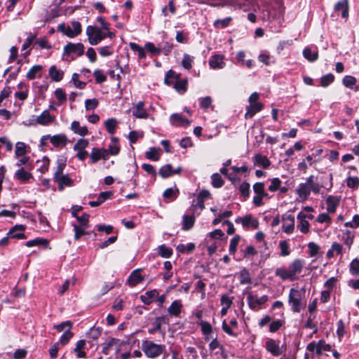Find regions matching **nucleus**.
<instances>
[{
    "label": "nucleus",
    "instance_id": "obj_1",
    "mask_svg": "<svg viewBox=\"0 0 359 359\" xmlns=\"http://www.w3.org/2000/svg\"><path fill=\"white\" fill-rule=\"evenodd\" d=\"M304 265V261L300 259H294L289 266L288 269L280 267L276 269L275 275L280 277L283 280H294L297 275L300 273Z\"/></svg>",
    "mask_w": 359,
    "mask_h": 359
},
{
    "label": "nucleus",
    "instance_id": "obj_2",
    "mask_svg": "<svg viewBox=\"0 0 359 359\" xmlns=\"http://www.w3.org/2000/svg\"><path fill=\"white\" fill-rule=\"evenodd\" d=\"M306 290L304 287L301 289L292 287L290 290L288 295V304L294 313H300L306 307L305 299Z\"/></svg>",
    "mask_w": 359,
    "mask_h": 359
},
{
    "label": "nucleus",
    "instance_id": "obj_3",
    "mask_svg": "<svg viewBox=\"0 0 359 359\" xmlns=\"http://www.w3.org/2000/svg\"><path fill=\"white\" fill-rule=\"evenodd\" d=\"M142 350L147 358L154 359L165 352V346L145 340L142 343Z\"/></svg>",
    "mask_w": 359,
    "mask_h": 359
},
{
    "label": "nucleus",
    "instance_id": "obj_4",
    "mask_svg": "<svg viewBox=\"0 0 359 359\" xmlns=\"http://www.w3.org/2000/svg\"><path fill=\"white\" fill-rule=\"evenodd\" d=\"M86 35L88 36L89 43L92 46L98 44L107 37V34L104 30L92 25L87 27Z\"/></svg>",
    "mask_w": 359,
    "mask_h": 359
},
{
    "label": "nucleus",
    "instance_id": "obj_5",
    "mask_svg": "<svg viewBox=\"0 0 359 359\" xmlns=\"http://www.w3.org/2000/svg\"><path fill=\"white\" fill-rule=\"evenodd\" d=\"M84 53V46L81 43H68L64 47L63 56L67 59L74 60Z\"/></svg>",
    "mask_w": 359,
    "mask_h": 359
},
{
    "label": "nucleus",
    "instance_id": "obj_6",
    "mask_svg": "<svg viewBox=\"0 0 359 359\" xmlns=\"http://www.w3.org/2000/svg\"><path fill=\"white\" fill-rule=\"evenodd\" d=\"M57 29L63 34L69 38L77 36L82 31L81 23L76 20L72 21L70 25H66L65 23L60 24Z\"/></svg>",
    "mask_w": 359,
    "mask_h": 359
},
{
    "label": "nucleus",
    "instance_id": "obj_7",
    "mask_svg": "<svg viewBox=\"0 0 359 359\" xmlns=\"http://www.w3.org/2000/svg\"><path fill=\"white\" fill-rule=\"evenodd\" d=\"M123 344L124 341L121 339L109 338L102 344V353L104 355H109L112 350H114L117 355Z\"/></svg>",
    "mask_w": 359,
    "mask_h": 359
},
{
    "label": "nucleus",
    "instance_id": "obj_8",
    "mask_svg": "<svg viewBox=\"0 0 359 359\" xmlns=\"http://www.w3.org/2000/svg\"><path fill=\"white\" fill-rule=\"evenodd\" d=\"M266 350L273 356L278 357L283 354L285 347L280 346V340L267 339L265 343Z\"/></svg>",
    "mask_w": 359,
    "mask_h": 359
},
{
    "label": "nucleus",
    "instance_id": "obj_9",
    "mask_svg": "<svg viewBox=\"0 0 359 359\" xmlns=\"http://www.w3.org/2000/svg\"><path fill=\"white\" fill-rule=\"evenodd\" d=\"M89 142L86 139L81 138L77 140L76 143L74 145V150L76 151V157L81 160L83 161L88 156V154L87 151H86V148L88 146Z\"/></svg>",
    "mask_w": 359,
    "mask_h": 359
},
{
    "label": "nucleus",
    "instance_id": "obj_10",
    "mask_svg": "<svg viewBox=\"0 0 359 359\" xmlns=\"http://www.w3.org/2000/svg\"><path fill=\"white\" fill-rule=\"evenodd\" d=\"M247 300L249 307L252 310H257L260 306L267 302L268 297L266 295H263L259 297L250 292L248 294Z\"/></svg>",
    "mask_w": 359,
    "mask_h": 359
},
{
    "label": "nucleus",
    "instance_id": "obj_11",
    "mask_svg": "<svg viewBox=\"0 0 359 359\" xmlns=\"http://www.w3.org/2000/svg\"><path fill=\"white\" fill-rule=\"evenodd\" d=\"M54 181L58 184V189L62 191L65 187H72L73 180L68 175L60 174L53 176Z\"/></svg>",
    "mask_w": 359,
    "mask_h": 359
},
{
    "label": "nucleus",
    "instance_id": "obj_12",
    "mask_svg": "<svg viewBox=\"0 0 359 359\" xmlns=\"http://www.w3.org/2000/svg\"><path fill=\"white\" fill-rule=\"evenodd\" d=\"M55 116L50 114L48 110H44L34 120V123L41 126H48L55 121Z\"/></svg>",
    "mask_w": 359,
    "mask_h": 359
},
{
    "label": "nucleus",
    "instance_id": "obj_13",
    "mask_svg": "<svg viewBox=\"0 0 359 359\" xmlns=\"http://www.w3.org/2000/svg\"><path fill=\"white\" fill-rule=\"evenodd\" d=\"M223 55H214L209 60V66L213 69H221L226 66Z\"/></svg>",
    "mask_w": 359,
    "mask_h": 359
},
{
    "label": "nucleus",
    "instance_id": "obj_14",
    "mask_svg": "<svg viewBox=\"0 0 359 359\" xmlns=\"http://www.w3.org/2000/svg\"><path fill=\"white\" fill-rule=\"evenodd\" d=\"M49 141L55 147H65L68 142V139L66 135L60 133L54 135H49Z\"/></svg>",
    "mask_w": 359,
    "mask_h": 359
},
{
    "label": "nucleus",
    "instance_id": "obj_15",
    "mask_svg": "<svg viewBox=\"0 0 359 359\" xmlns=\"http://www.w3.org/2000/svg\"><path fill=\"white\" fill-rule=\"evenodd\" d=\"M133 115L137 118H147L149 114L144 109V102H138L133 108Z\"/></svg>",
    "mask_w": 359,
    "mask_h": 359
},
{
    "label": "nucleus",
    "instance_id": "obj_16",
    "mask_svg": "<svg viewBox=\"0 0 359 359\" xmlns=\"http://www.w3.org/2000/svg\"><path fill=\"white\" fill-rule=\"evenodd\" d=\"M283 219L284 222L282 226L283 231L287 234L292 233L294 230V217L290 215H285Z\"/></svg>",
    "mask_w": 359,
    "mask_h": 359
},
{
    "label": "nucleus",
    "instance_id": "obj_17",
    "mask_svg": "<svg viewBox=\"0 0 359 359\" xmlns=\"http://www.w3.org/2000/svg\"><path fill=\"white\" fill-rule=\"evenodd\" d=\"M296 192L299 198L302 201H306L309 197L311 194V189L307 179L306 180L305 182L301 183L299 185Z\"/></svg>",
    "mask_w": 359,
    "mask_h": 359
},
{
    "label": "nucleus",
    "instance_id": "obj_18",
    "mask_svg": "<svg viewBox=\"0 0 359 359\" xmlns=\"http://www.w3.org/2000/svg\"><path fill=\"white\" fill-rule=\"evenodd\" d=\"M170 123L176 127L189 126L190 121L180 114H172L170 118Z\"/></svg>",
    "mask_w": 359,
    "mask_h": 359
},
{
    "label": "nucleus",
    "instance_id": "obj_19",
    "mask_svg": "<svg viewBox=\"0 0 359 359\" xmlns=\"http://www.w3.org/2000/svg\"><path fill=\"white\" fill-rule=\"evenodd\" d=\"M236 223H241L243 226H252L254 229H257L259 226V222L257 219L253 218L251 215H247L243 217H238L236 219Z\"/></svg>",
    "mask_w": 359,
    "mask_h": 359
},
{
    "label": "nucleus",
    "instance_id": "obj_20",
    "mask_svg": "<svg viewBox=\"0 0 359 359\" xmlns=\"http://www.w3.org/2000/svg\"><path fill=\"white\" fill-rule=\"evenodd\" d=\"M264 106L261 102L250 104L246 108V112L245 114V118H251L255 114L260 111L263 109Z\"/></svg>",
    "mask_w": 359,
    "mask_h": 359
},
{
    "label": "nucleus",
    "instance_id": "obj_21",
    "mask_svg": "<svg viewBox=\"0 0 359 359\" xmlns=\"http://www.w3.org/2000/svg\"><path fill=\"white\" fill-rule=\"evenodd\" d=\"M182 308L180 300H175L168 309V312L171 316L179 317Z\"/></svg>",
    "mask_w": 359,
    "mask_h": 359
},
{
    "label": "nucleus",
    "instance_id": "obj_22",
    "mask_svg": "<svg viewBox=\"0 0 359 359\" xmlns=\"http://www.w3.org/2000/svg\"><path fill=\"white\" fill-rule=\"evenodd\" d=\"M340 202V198L334 196H329L326 198L327 210L330 213H334Z\"/></svg>",
    "mask_w": 359,
    "mask_h": 359
},
{
    "label": "nucleus",
    "instance_id": "obj_23",
    "mask_svg": "<svg viewBox=\"0 0 359 359\" xmlns=\"http://www.w3.org/2000/svg\"><path fill=\"white\" fill-rule=\"evenodd\" d=\"M297 220L299 221L297 228L300 231L304 233H308L309 231V222L308 220L305 219L304 212H299L297 215Z\"/></svg>",
    "mask_w": 359,
    "mask_h": 359
},
{
    "label": "nucleus",
    "instance_id": "obj_24",
    "mask_svg": "<svg viewBox=\"0 0 359 359\" xmlns=\"http://www.w3.org/2000/svg\"><path fill=\"white\" fill-rule=\"evenodd\" d=\"M143 276L140 273V270H134L128 279V283L130 286L134 287L140 283L143 280Z\"/></svg>",
    "mask_w": 359,
    "mask_h": 359
},
{
    "label": "nucleus",
    "instance_id": "obj_25",
    "mask_svg": "<svg viewBox=\"0 0 359 359\" xmlns=\"http://www.w3.org/2000/svg\"><path fill=\"white\" fill-rule=\"evenodd\" d=\"M334 10L336 11H341L342 18H347L348 16V0L338 1L334 5Z\"/></svg>",
    "mask_w": 359,
    "mask_h": 359
},
{
    "label": "nucleus",
    "instance_id": "obj_26",
    "mask_svg": "<svg viewBox=\"0 0 359 359\" xmlns=\"http://www.w3.org/2000/svg\"><path fill=\"white\" fill-rule=\"evenodd\" d=\"M253 161L255 165L262 167L264 169L268 168L271 165V161L268 158L261 154H256Z\"/></svg>",
    "mask_w": 359,
    "mask_h": 359
},
{
    "label": "nucleus",
    "instance_id": "obj_27",
    "mask_svg": "<svg viewBox=\"0 0 359 359\" xmlns=\"http://www.w3.org/2000/svg\"><path fill=\"white\" fill-rule=\"evenodd\" d=\"M70 128L74 133L80 136H85L88 133V128L86 126H81L77 121L72 123Z\"/></svg>",
    "mask_w": 359,
    "mask_h": 359
},
{
    "label": "nucleus",
    "instance_id": "obj_28",
    "mask_svg": "<svg viewBox=\"0 0 359 359\" xmlns=\"http://www.w3.org/2000/svg\"><path fill=\"white\" fill-rule=\"evenodd\" d=\"M158 295L157 290L146 292L140 296L141 301L146 305L150 304Z\"/></svg>",
    "mask_w": 359,
    "mask_h": 359
},
{
    "label": "nucleus",
    "instance_id": "obj_29",
    "mask_svg": "<svg viewBox=\"0 0 359 359\" xmlns=\"http://www.w3.org/2000/svg\"><path fill=\"white\" fill-rule=\"evenodd\" d=\"M25 229V226L16 225L9 231L8 235H10L11 238H18V239H25V235L22 233V231Z\"/></svg>",
    "mask_w": 359,
    "mask_h": 359
},
{
    "label": "nucleus",
    "instance_id": "obj_30",
    "mask_svg": "<svg viewBox=\"0 0 359 359\" xmlns=\"http://www.w3.org/2000/svg\"><path fill=\"white\" fill-rule=\"evenodd\" d=\"M316 179L317 177H316L313 175H310L309 177H307L308 183L309 184V187L311 189V192L312 191L315 194H319L321 188L323 187V184H320L316 182Z\"/></svg>",
    "mask_w": 359,
    "mask_h": 359
},
{
    "label": "nucleus",
    "instance_id": "obj_31",
    "mask_svg": "<svg viewBox=\"0 0 359 359\" xmlns=\"http://www.w3.org/2000/svg\"><path fill=\"white\" fill-rule=\"evenodd\" d=\"M49 76L53 81L58 82L62 79L64 72L55 66H51L49 69Z\"/></svg>",
    "mask_w": 359,
    "mask_h": 359
},
{
    "label": "nucleus",
    "instance_id": "obj_32",
    "mask_svg": "<svg viewBox=\"0 0 359 359\" xmlns=\"http://www.w3.org/2000/svg\"><path fill=\"white\" fill-rule=\"evenodd\" d=\"M15 177L21 182H26L32 177V175L24 168H20L15 172Z\"/></svg>",
    "mask_w": 359,
    "mask_h": 359
},
{
    "label": "nucleus",
    "instance_id": "obj_33",
    "mask_svg": "<svg viewBox=\"0 0 359 359\" xmlns=\"http://www.w3.org/2000/svg\"><path fill=\"white\" fill-rule=\"evenodd\" d=\"M86 346V341L84 339L79 340L76 344L73 351L76 354L77 358H86V353L83 351Z\"/></svg>",
    "mask_w": 359,
    "mask_h": 359
},
{
    "label": "nucleus",
    "instance_id": "obj_34",
    "mask_svg": "<svg viewBox=\"0 0 359 359\" xmlns=\"http://www.w3.org/2000/svg\"><path fill=\"white\" fill-rule=\"evenodd\" d=\"M195 223V217L194 215H184L182 220V229L185 231L190 230Z\"/></svg>",
    "mask_w": 359,
    "mask_h": 359
},
{
    "label": "nucleus",
    "instance_id": "obj_35",
    "mask_svg": "<svg viewBox=\"0 0 359 359\" xmlns=\"http://www.w3.org/2000/svg\"><path fill=\"white\" fill-rule=\"evenodd\" d=\"M106 130L110 135H114L118 125V121L114 118H111L106 120L104 123Z\"/></svg>",
    "mask_w": 359,
    "mask_h": 359
},
{
    "label": "nucleus",
    "instance_id": "obj_36",
    "mask_svg": "<svg viewBox=\"0 0 359 359\" xmlns=\"http://www.w3.org/2000/svg\"><path fill=\"white\" fill-rule=\"evenodd\" d=\"M57 167L54 172V175H57L63 173V170L66 167L67 158L63 156H60L57 159Z\"/></svg>",
    "mask_w": 359,
    "mask_h": 359
},
{
    "label": "nucleus",
    "instance_id": "obj_37",
    "mask_svg": "<svg viewBox=\"0 0 359 359\" xmlns=\"http://www.w3.org/2000/svg\"><path fill=\"white\" fill-rule=\"evenodd\" d=\"M40 245L44 246L45 248H48V241L45 238H36L34 240L29 241L26 243V246L28 248Z\"/></svg>",
    "mask_w": 359,
    "mask_h": 359
},
{
    "label": "nucleus",
    "instance_id": "obj_38",
    "mask_svg": "<svg viewBox=\"0 0 359 359\" xmlns=\"http://www.w3.org/2000/svg\"><path fill=\"white\" fill-rule=\"evenodd\" d=\"M304 57L309 62H314L318 59V52L312 50L309 47H306L303 50Z\"/></svg>",
    "mask_w": 359,
    "mask_h": 359
},
{
    "label": "nucleus",
    "instance_id": "obj_39",
    "mask_svg": "<svg viewBox=\"0 0 359 359\" xmlns=\"http://www.w3.org/2000/svg\"><path fill=\"white\" fill-rule=\"evenodd\" d=\"M187 79H179L174 84L175 89L180 93H184L187 90Z\"/></svg>",
    "mask_w": 359,
    "mask_h": 359
},
{
    "label": "nucleus",
    "instance_id": "obj_40",
    "mask_svg": "<svg viewBox=\"0 0 359 359\" xmlns=\"http://www.w3.org/2000/svg\"><path fill=\"white\" fill-rule=\"evenodd\" d=\"M27 146L22 142H18L15 144V157H20L25 156L27 153Z\"/></svg>",
    "mask_w": 359,
    "mask_h": 359
},
{
    "label": "nucleus",
    "instance_id": "obj_41",
    "mask_svg": "<svg viewBox=\"0 0 359 359\" xmlns=\"http://www.w3.org/2000/svg\"><path fill=\"white\" fill-rule=\"evenodd\" d=\"M342 83L346 87L358 90V87L355 86L356 79L354 76L349 75L344 76Z\"/></svg>",
    "mask_w": 359,
    "mask_h": 359
},
{
    "label": "nucleus",
    "instance_id": "obj_42",
    "mask_svg": "<svg viewBox=\"0 0 359 359\" xmlns=\"http://www.w3.org/2000/svg\"><path fill=\"white\" fill-rule=\"evenodd\" d=\"M109 152L111 155H117L120 151V148L118 144V138L112 137L111 138V144L109 146Z\"/></svg>",
    "mask_w": 359,
    "mask_h": 359
},
{
    "label": "nucleus",
    "instance_id": "obj_43",
    "mask_svg": "<svg viewBox=\"0 0 359 359\" xmlns=\"http://www.w3.org/2000/svg\"><path fill=\"white\" fill-rule=\"evenodd\" d=\"M355 237V233L351 231H346L343 233L342 239L346 245L348 246V248H351L353 243Z\"/></svg>",
    "mask_w": 359,
    "mask_h": 359
},
{
    "label": "nucleus",
    "instance_id": "obj_44",
    "mask_svg": "<svg viewBox=\"0 0 359 359\" xmlns=\"http://www.w3.org/2000/svg\"><path fill=\"white\" fill-rule=\"evenodd\" d=\"M180 79V75L172 70H169L165 76V83L171 85L174 81H177Z\"/></svg>",
    "mask_w": 359,
    "mask_h": 359
},
{
    "label": "nucleus",
    "instance_id": "obj_45",
    "mask_svg": "<svg viewBox=\"0 0 359 359\" xmlns=\"http://www.w3.org/2000/svg\"><path fill=\"white\" fill-rule=\"evenodd\" d=\"M194 59V57L193 56H191L189 54L184 53L183 55V58L182 60V67L187 70H189L190 69H191Z\"/></svg>",
    "mask_w": 359,
    "mask_h": 359
},
{
    "label": "nucleus",
    "instance_id": "obj_46",
    "mask_svg": "<svg viewBox=\"0 0 359 359\" xmlns=\"http://www.w3.org/2000/svg\"><path fill=\"white\" fill-rule=\"evenodd\" d=\"M159 149L155 147H151L149 151L145 153L147 159L157 161L159 159Z\"/></svg>",
    "mask_w": 359,
    "mask_h": 359
},
{
    "label": "nucleus",
    "instance_id": "obj_47",
    "mask_svg": "<svg viewBox=\"0 0 359 359\" xmlns=\"http://www.w3.org/2000/svg\"><path fill=\"white\" fill-rule=\"evenodd\" d=\"M239 280L242 285L251 283V278L250 277L249 272L245 269H242L239 272Z\"/></svg>",
    "mask_w": 359,
    "mask_h": 359
},
{
    "label": "nucleus",
    "instance_id": "obj_48",
    "mask_svg": "<svg viewBox=\"0 0 359 359\" xmlns=\"http://www.w3.org/2000/svg\"><path fill=\"white\" fill-rule=\"evenodd\" d=\"M159 175L163 178L168 177L173 175L172 165L170 164H166L163 166H162L159 170Z\"/></svg>",
    "mask_w": 359,
    "mask_h": 359
},
{
    "label": "nucleus",
    "instance_id": "obj_49",
    "mask_svg": "<svg viewBox=\"0 0 359 359\" xmlns=\"http://www.w3.org/2000/svg\"><path fill=\"white\" fill-rule=\"evenodd\" d=\"M198 324L201 326V332L205 336L211 335L212 333V325L206 321H200Z\"/></svg>",
    "mask_w": 359,
    "mask_h": 359
},
{
    "label": "nucleus",
    "instance_id": "obj_50",
    "mask_svg": "<svg viewBox=\"0 0 359 359\" xmlns=\"http://www.w3.org/2000/svg\"><path fill=\"white\" fill-rule=\"evenodd\" d=\"M231 20L232 18L231 17H227L222 20L217 19L214 22L213 25L216 28H225L229 25Z\"/></svg>",
    "mask_w": 359,
    "mask_h": 359
},
{
    "label": "nucleus",
    "instance_id": "obj_51",
    "mask_svg": "<svg viewBox=\"0 0 359 359\" xmlns=\"http://www.w3.org/2000/svg\"><path fill=\"white\" fill-rule=\"evenodd\" d=\"M240 240H241V236L238 235H236L233 238H231V240L230 241L229 250V253L231 255H234L236 253V252L237 251V246L238 245Z\"/></svg>",
    "mask_w": 359,
    "mask_h": 359
},
{
    "label": "nucleus",
    "instance_id": "obj_52",
    "mask_svg": "<svg viewBox=\"0 0 359 359\" xmlns=\"http://www.w3.org/2000/svg\"><path fill=\"white\" fill-rule=\"evenodd\" d=\"M178 189L175 187L165 189L163 192V197L167 199H175L177 196Z\"/></svg>",
    "mask_w": 359,
    "mask_h": 359
},
{
    "label": "nucleus",
    "instance_id": "obj_53",
    "mask_svg": "<svg viewBox=\"0 0 359 359\" xmlns=\"http://www.w3.org/2000/svg\"><path fill=\"white\" fill-rule=\"evenodd\" d=\"M158 254L164 258L170 257L172 254V250L170 248L166 247L165 245H161L158 248Z\"/></svg>",
    "mask_w": 359,
    "mask_h": 359
},
{
    "label": "nucleus",
    "instance_id": "obj_54",
    "mask_svg": "<svg viewBox=\"0 0 359 359\" xmlns=\"http://www.w3.org/2000/svg\"><path fill=\"white\" fill-rule=\"evenodd\" d=\"M41 69L42 67L41 65L33 66L27 73V79L29 80L34 79L36 76V74L41 72Z\"/></svg>",
    "mask_w": 359,
    "mask_h": 359
},
{
    "label": "nucleus",
    "instance_id": "obj_55",
    "mask_svg": "<svg viewBox=\"0 0 359 359\" xmlns=\"http://www.w3.org/2000/svg\"><path fill=\"white\" fill-rule=\"evenodd\" d=\"M212 184L215 188H219L224 184V181L221 175L218 173H214L211 176Z\"/></svg>",
    "mask_w": 359,
    "mask_h": 359
},
{
    "label": "nucleus",
    "instance_id": "obj_56",
    "mask_svg": "<svg viewBox=\"0 0 359 359\" xmlns=\"http://www.w3.org/2000/svg\"><path fill=\"white\" fill-rule=\"evenodd\" d=\"M163 318L158 317L156 318L154 323V327L149 329L148 332L149 334H154L156 332L161 331V326L163 323Z\"/></svg>",
    "mask_w": 359,
    "mask_h": 359
},
{
    "label": "nucleus",
    "instance_id": "obj_57",
    "mask_svg": "<svg viewBox=\"0 0 359 359\" xmlns=\"http://www.w3.org/2000/svg\"><path fill=\"white\" fill-rule=\"evenodd\" d=\"M98 100L96 98L87 99L85 101V108L87 111L94 110L98 106Z\"/></svg>",
    "mask_w": 359,
    "mask_h": 359
},
{
    "label": "nucleus",
    "instance_id": "obj_58",
    "mask_svg": "<svg viewBox=\"0 0 359 359\" xmlns=\"http://www.w3.org/2000/svg\"><path fill=\"white\" fill-rule=\"evenodd\" d=\"M334 80V76L332 74L324 75L320 79V85L323 87H327Z\"/></svg>",
    "mask_w": 359,
    "mask_h": 359
},
{
    "label": "nucleus",
    "instance_id": "obj_59",
    "mask_svg": "<svg viewBox=\"0 0 359 359\" xmlns=\"http://www.w3.org/2000/svg\"><path fill=\"white\" fill-rule=\"evenodd\" d=\"M346 185L351 189H357L359 187V177L348 176L346 179Z\"/></svg>",
    "mask_w": 359,
    "mask_h": 359
},
{
    "label": "nucleus",
    "instance_id": "obj_60",
    "mask_svg": "<svg viewBox=\"0 0 359 359\" xmlns=\"http://www.w3.org/2000/svg\"><path fill=\"white\" fill-rule=\"evenodd\" d=\"M271 184L269 186V190L271 192L276 191L279 189L282 182L278 177L272 178L271 180Z\"/></svg>",
    "mask_w": 359,
    "mask_h": 359
},
{
    "label": "nucleus",
    "instance_id": "obj_61",
    "mask_svg": "<svg viewBox=\"0 0 359 359\" xmlns=\"http://www.w3.org/2000/svg\"><path fill=\"white\" fill-rule=\"evenodd\" d=\"M279 248L281 250V256L285 257L290 254V247L286 241H280L279 243Z\"/></svg>",
    "mask_w": 359,
    "mask_h": 359
},
{
    "label": "nucleus",
    "instance_id": "obj_62",
    "mask_svg": "<svg viewBox=\"0 0 359 359\" xmlns=\"http://www.w3.org/2000/svg\"><path fill=\"white\" fill-rule=\"evenodd\" d=\"M253 190L256 194H261L262 196H268V194L264 191V184L263 182H257L253 185Z\"/></svg>",
    "mask_w": 359,
    "mask_h": 359
},
{
    "label": "nucleus",
    "instance_id": "obj_63",
    "mask_svg": "<svg viewBox=\"0 0 359 359\" xmlns=\"http://www.w3.org/2000/svg\"><path fill=\"white\" fill-rule=\"evenodd\" d=\"M186 356L187 359H198L197 351L194 347L189 346L186 348Z\"/></svg>",
    "mask_w": 359,
    "mask_h": 359
},
{
    "label": "nucleus",
    "instance_id": "obj_64",
    "mask_svg": "<svg viewBox=\"0 0 359 359\" xmlns=\"http://www.w3.org/2000/svg\"><path fill=\"white\" fill-rule=\"evenodd\" d=\"M350 273L352 275H357L359 273V260L354 259L350 264Z\"/></svg>",
    "mask_w": 359,
    "mask_h": 359
}]
</instances>
